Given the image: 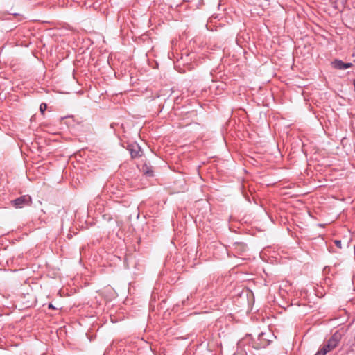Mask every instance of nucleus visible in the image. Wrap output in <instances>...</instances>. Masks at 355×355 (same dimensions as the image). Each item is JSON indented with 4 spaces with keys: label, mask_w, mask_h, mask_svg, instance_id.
<instances>
[{
    "label": "nucleus",
    "mask_w": 355,
    "mask_h": 355,
    "mask_svg": "<svg viewBox=\"0 0 355 355\" xmlns=\"http://www.w3.org/2000/svg\"><path fill=\"white\" fill-rule=\"evenodd\" d=\"M32 203V198L29 195H24L10 201V204L16 209H21L29 206Z\"/></svg>",
    "instance_id": "1"
},
{
    "label": "nucleus",
    "mask_w": 355,
    "mask_h": 355,
    "mask_svg": "<svg viewBox=\"0 0 355 355\" xmlns=\"http://www.w3.org/2000/svg\"><path fill=\"white\" fill-rule=\"evenodd\" d=\"M340 341V335L334 334L324 344L322 348L327 350V353L334 349L338 345Z\"/></svg>",
    "instance_id": "2"
},
{
    "label": "nucleus",
    "mask_w": 355,
    "mask_h": 355,
    "mask_svg": "<svg viewBox=\"0 0 355 355\" xmlns=\"http://www.w3.org/2000/svg\"><path fill=\"white\" fill-rule=\"evenodd\" d=\"M127 148L130 152L132 158L135 159L142 156L141 148L137 143L129 144Z\"/></svg>",
    "instance_id": "3"
},
{
    "label": "nucleus",
    "mask_w": 355,
    "mask_h": 355,
    "mask_svg": "<svg viewBox=\"0 0 355 355\" xmlns=\"http://www.w3.org/2000/svg\"><path fill=\"white\" fill-rule=\"evenodd\" d=\"M234 250L239 255L243 254L247 250V245L244 243L236 242L233 244Z\"/></svg>",
    "instance_id": "4"
},
{
    "label": "nucleus",
    "mask_w": 355,
    "mask_h": 355,
    "mask_svg": "<svg viewBox=\"0 0 355 355\" xmlns=\"http://www.w3.org/2000/svg\"><path fill=\"white\" fill-rule=\"evenodd\" d=\"M334 66L337 69H347L352 67V64L351 62H343L342 60H336L334 62Z\"/></svg>",
    "instance_id": "5"
},
{
    "label": "nucleus",
    "mask_w": 355,
    "mask_h": 355,
    "mask_svg": "<svg viewBox=\"0 0 355 355\" xmlns=\"http://www.w3.org/2000/svg\"><path fill=\"white\" fill-rule=\"evenodd\" d=\"M143 171L144 173L149 177H153L154 175L153 170L151 168L148 167L147 165H144L143 166Z\"/></svg>",
    "instance_id": "6"
},
{
    "label": "nucleus",
    "mask_w": 355,
    "mask_h": 355,
    "mask_svg": "<svg viewBox=\"0 0 355 355\" xmlns=\"http://www.w3.org/2000/svg\"><path fill=\"white\" fill-rule=\"evenodd\" d=\"M46 108H47V105L46 103H41V105H40V110L42 114L44 113Z\"/></svg>",
    "instance_id": "7"
},
{
    "label": "nucleus",
    "mask_w": 355,
    "mask_h": 355,
    "mask_svg": "<svg viewBox=\"0 0 355 355\" xmlns=\"http://www.w3.org/2000/svg\"><path fill=\"white\" fill-rule=\"evenodd\" d=\"M327 350L323 349L321 348L320 350H318L315 355H326Z\"/></svg>",
    "instance_id": "8"
},
{
    "label": "nucleus",
    "mask_w": 355,
    "mask_h": 355,
    "mask_svg": "<svg viewBox=\"0 0 355 355\" xmlns=\"http://www.w3.org/2000/svg\"><path fill=\"white\" fill-rule=\"evenodd\" d=\"M334 243H335V245H336L338 248H342V242H341V241H340V240H336V241H334Z\"/></svg>",
    "instance_id": "9"
},
{
    "label": "nucleus",
    "mask_w": 355,
    "mask_h": 355,
    "mask_svg": "<svg viewBox=\"0 0 355 355\" xmlns=\"http://www.w3.org/2000/svg\"><path fill=\"white\" fill-rule=\"evenodd\" d=\"M265 335H266V334H265V333H263V332H262V333H261V334H259V340H262V339H263V340H266V339H265V338H264Z\"/></svg>",
    "instance_id": "10"
},
{
    "label": "nucleus",
    "mask_w": 355,
    "mask_h": 355,
    "mask_svg": "<svg viewBox=\"0 0 355 355\" xmlns=\"http://www.w3.org/2000/svg\"><path fill=\"white\" fill-rule=\"evenodd\" d=\"M49 309H57V308H55L51 303H50L49 304Z\"/></svg>",
    "instance_id": "11"
},
{
    "label": "nucleus",
    "mask_w": 355,
    "mask_h": 355,
    "mask_svg": "<svg viewBox=\"0 0 355 355\" xmlns=\"http://www.w3.org/2000/svg\"><path fill=\"white\" fill-rule=\"evenodd\" d=\"M268 345V340H266L265 343H263V344H260V347H265L266 345Z\"/></svg>",
    "instance_id": "12"
}]
</instances>
